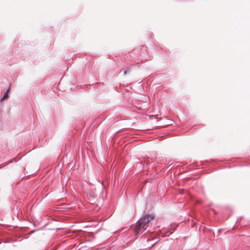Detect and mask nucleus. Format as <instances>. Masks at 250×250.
<instances>
[{
	"mask_svg": "<svg viewBox=\"0 0 250 250\" xmlns=\"http://www.w3.org/2000/svg\"><path fill=\"white\" fill-rule=\"evenodd\" d=\"M10 90V87H9L8 89L6 90V91H8V93H9V91Z\"/></svg>",
	"mask_w": 250,
	"mask_h": 250,
	"instance_id": "6",
	"label": "nucleus"
},
{
	"mask_svg": "<svg viewBox=\"0 0 250 250\" xmlns=\"http://www.w3.org/2000/svg\"><path fill=\"white\" fill-rule=\"evenodd\" d=\"M146 226L145 225H141L139 223V221H138V223H137V225L135 227V233L136 234H138L140 231L142 229H146V228H145V227Z\"/></svg>",
	"mask_w": 250,
	"mask_h": 250,
	"instance_id": "3",
	"label": "nucleus"
},
{
	"mask_svg": "<svg viewBox=\"0 0 250 250\" xmlns=\"http://www.w3.org/2000/svg\"><path fill=\"white\" fill-rule=\"evenodd\" d=\"M146 226L145 225H141L139 223V221H138V223H137V225L135 227V233L136 234H138L140 231L142 229H146V228H145V227Z\"/></svg>",
	"mask_w": 250,
	"mask_h": 250,
	"instance_id": "2",
	"label": "nucleus"
},
{
	"mask_svg": "<svg viewBox=\"0 0 250 250\" xmlns=\"http://www.w3.org/2000/svg\"><path fill=\"white\" fill-rule=\"evenodd\" d=\"M154 218L153 214L148 215L141 218L139 221V223L141 225H145L146 226Z\"/></svg>",
	"mask_w": 250,
	"mask_h": 250,
	"instance_id": "1",
	"label": "nucleus"
},
{
	"mask_svg": "<svg viewBox=\"0 0 250 250\" xmlns=\"http://www.w3.org/2000/svg\"><path fill=\"white\" fill-rule=\"evenodd\" d=\"M130 69H129L128 68H126L124 72V74L125 75H126L128 72L130 71Z\"/></svg>",
	"mask_w": 250,
	"mask_h": 250,
	"instance_id": "5",
	"label": "nucleus"
},
{
	"mask_svg": "<svg viewBox=\"0 0 250 250\" xmlns=\"http://www.w3.org/2000/svg\"><path fill=\"white\" fill-rule=\"evenodd\" d=\"M8 91H6L4 94H3V97L2 98L1 101H3V100L7 98L8 97Z\"/></svg>",
	"mask_w": 250,
	"mask_h": 250,
	"instance_id": "4",
	"label": "nucleus"
}]
</instances>
